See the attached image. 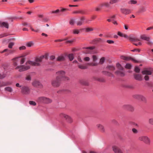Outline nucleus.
<instances>
[{
  "label": "nucleus",
  "mask_w": 153,
  "mask_h": 153,
  "mask_svg": "<svg viewBox=\"0 0 153 153\" xmlns=\"http://www.w3.org/2000/svg\"><path fill=\"white\" fill-rule=\"evenodd\" d=\"M12 60L13 61V65L15 69H19V72L26 71L30 68V66L22 65L25 61V58H22L20 56L17 57L13 58Z\"/></svg>",
  "instance_id": "1"
},
{
  "label": "nucleus",
  "mask_w": 153,
  "mask_h": 153,
  "mask_svg": "<svg viewBox=\"0 0 153 153\" xmlns=\"http://www.w3.org/2000/svg\"><path fill=\"white\" fill-rule=\"evenodd\" d=\"M65 73L64 71H60L56 72L58 76L56 77V79L52 81V85L54 87H57L60 85L61 80L65 81L69 80L68 77L65 76Z\"/></svg>",
  "instance_id": "2"
},
{
  "label": "nucleus",
  "mask_w": 153,
  "mask_h": 153,
  "mask_svg": "<svg viewBox=\"0 0 153 153\" xmlns=\"http://www.w3.org/2000/svg\"><path fill=\"white\" fill-rule=\"evenodd\" d=\"M44 57V56H42L39 58H36L35 59V62L32 61L31 60L27 61L25 63L26 65L25 66H28L27 65L28 64H29L30 65L33 66H39L40 65L39 62H41L42 61V59Z\"/></svg>",
  "instance_id": "3"
},
{
  "label": "nucleus",
  "mask_w": 153,
  "mask_h": 153,
  "mask_svg": "<svg viewBox=\"0 0 153 153\" xmlns=\"http://www.w3.org/2000/svg\"><path fill=\"white\" fill-rule=\"evenodd\" d=\"M39 103H48L51 102L52 100L50 99L45 97H38L36 100Z\"/></svg>",
  "instance_id": "4"
},
{
  "label": "nucleus",
  "mask_w": 153,
  "mask_h": 153,
  "mask_svg": "<svg viewBox=\"0 0 153 153\" xmlns=\"http://www.w3.org/2000/svg\"><path fill=\"white\" fill-rule=\"evenodd\" d=\"M117 67L118 69L120 70L115 72V73L117 75L121 76H125V74L124 71H121L123 70L124 68L119 63L117 64Z\"/></svg>",
  "instance_id": "5"
},
{
  "label": "nucleus",
  "mask_w": 153,
  "mask_h": 153,
  "mask_svg": "<svg viewBox=\"0 0 153 153\" xmlns=\"http://www.w3.org/2000/svg\"><path fill=\"white\" fill-rule=\"evenodd\" d=\"M140 140L143 141L147 144L149 145L150 143V140L149 138L146 136H142L139 138Z\"/></svg>",
  "instance_id": "6"
},
{
  "label": "nucleus",
  "mask_w": 153,
  "mask_h": 153,
  "mask_svg": "<svg viewBox=\"0 0 153 153\" xmlns=\"http://www.w3.org/2000/svg\"><path fill=\"white\" fill-rule=\"evenodd\" d=\"M60 117L62 118H65L69 123H71L72 121L71 118L70 117L63 113L60 114Z\"/></svg>",
  "instance_id": "7"
},
{
  "label": "nucleus",
  "mask_w": 153,
  "mask_h": 153,
  "mask_svg": "<svg viewBox=\"0 0 153 153\" xmlns=\"http://www.w3.org/2000/svg\"><path fill=\"white\" fill-rule=\"evenodd\" d=\"M110 4H110V2H106L102 3L96 8V10L97 11H99L102 7L103 6L106 7H109L110 6Z\"/></svg>",
  "instance_id": "8"
},
{
  "label": "nucleus",
  "mask_w": 153,
  "mask_h": 153,
  "mask_svg": "<svg viewBox=\"0 0 153 153\" xmlns=\"http://www.w3.org/2000/svg\"><path fill=\"white\" fill-rule=\"evenodd\" d=\"M120 11L123 14L125 15H128L131 13V11L130 9L124 8H121Z\"/></svg>",
  "instance_id": "9"
},
{
  "label": "nucleus",
  "mask_w": 153,
  "mask_h": 153,
  "mask_svg": "<svg viewBox=\"0 0 153 153\" xmlns=\"http://www.w3.org/2000/svg\"><path fill=\"white\" fill-rule=\"evenodd\" d=\"M22 92L24 94H28L30 92L29 88L26 87H24L22 88Z\"/></svg>",
  "instance_id": "10"
},
{
  "label": "nucleus",
  "mask_w": 153,
  "mask_h": 153,
  "mask_svg": "<svg viewBox=\"0 0 153 153\" xmlns=\"http://www.w3.org/2000/svg\"><path fill=\"white\" fill-rule=\"evenodd\" d=\"M112 148L113 150L115 153H123L122 151L117 146H113Z\"/></svg>",
  "instance_id": "11"
},
{
  "label": "nucleus",
  "mask_w": 153,
  "mask_h": 153,
  "mask_svg": "<svg viewBox=\"0 0 153 153\" xmlns=\"http://www.w3.org/2000/svg\"><path fill=\"white\" fill-rule=\"evenodd\" d=\"M121 59L126 60V61H128L130 60H131L132 61H133L135 62H137V61H136V60L134 59L131 58L130 57H127V56H122L121 57Z\"/></svg>",
  "instance_id": "12"
},
{
  "label": "nucleus",
  "mask_w": 153,
  "mask_h": 153,
  "mask_svg": "<svg viewBox=\"0 0 153 153\" xmlns=\"http://www.w3.org/2000/svg\"><path fill=\"white\" fill-rule=\"evenodd\" d=\"M128 39L130 41L133 42H137L140 40L139 38L135 36L129 37Z\"/></svg>",
  "instance_id": "13"
},
{
  "label": "nucleus",
  "mask_w": 153,
  "mask_h": 153,
  "mask_svg": "<svg viewBox=\"0 0 153 153\" xmlns=\"http://www.w3.org/2000/svg\"><path fill=\"white\" fill-rule=\"evenodd\" d=\"M32 85L34 87H39L41 86L40 83L38 81H35L32 83Z\"/></svg>",
  "instance_id": "14"
},
{
  "label": "nucleus",
  "mask_w": 153,
  "mask_h": 153,
  "mask_svg": "<svg viewBox=\"0 0 153 153\" xmlns=\"http://www.w3.org/2000/svg\"><path fill=\"white\" fill-rule=\"evenodd\" d=\"M134 78L135 79L141 81L142 80V77L141 75L138 74H134Z\"/></svg>",
  "instance_id": "15"
},
{
  "label": "nucleus",
  "mask_w": 153,
  "mask_h": 153,
  "mask_svg": "<svg viewBox=\"0 0 153 153\" xmlns=\"http://www.w3.org/2000/svg\"><path fill=\"white\" fill-rule=\"evenodd\" d=\"M124 108L130 111H132L134 109L133 107L130 105H125L124 106Z\"/></svg>",
  "instance_id": "16"
},
{
  "label": "nucleus",
  "mask_w": 153,
  "mask_h": 153,
  "mask_svg": "<svg viewBox=\"0 0 153 153\" xmlns=\"http://www.w3.org/2000/svg\"><path fill=\"white\" fill-rule=\"evenodd\" d=\"M142 73L143 75H150L152 74V72L151 71L147 70L142 71Z\"/></svg>",
  "instance_id": "17"
},
{
  "label": "nucleus",
  "mask_w": 153,
  "mask_h": 153,
  "mask_svg": "<svg viewBox=\"0 0 153 153\" xmlns=\"http://www.w3.org/2000/svg\"><path fill=\"white\" fill-rule=\"evenodd\" d=\"M1 25L2 27H5L6 28H9V24L7 22H3L1 23Z\"/></svg>",
  "instance_id": "18"
},
{
  "label": "nucleus",
  "mask_w": 153,
  "mask_h": 153,
  "mask_svg": "<svg viewBox=\"0 0 153 153\" xmlns=\"http://www.w3.org/2000/svg\"><path fill=\"white\" fill-rule=\"evenodd\" d=\"M85 18L83 17H82L80 19V20L78 21L77 23V25L78 26H80L81 25L82 23H83L84 20H85Z\"/></svg>",
  "instance_id": "19"
},
{
  "label": "nucleus",
  "mask_w": 153,
  "mask_h": 153,
  "mask_svg": "<svg viewBox=\"0 0 153 153\" xmlns=\"http://www.w3.org/2000/svg\"><path fill=\"white\" fill-rule=\"evenodd\" d=\"M140 38L142 39L146 40L148 42H149L150 41V38L146 37L145 35H141L140 36Z\"/></svg>",
  "instance_id": "20"
},
{
  "label": "nucleus",
  "mask_w": 153,
  "mask_h": 153,
  "mask_svg": "<svg viewBox=\"0 0 153 153\" xmlns=\"http://www.w3.org/2000/svg\"><path fill=\"white\" fill-rule=\"evenodd\" d=\"M102 73L105 75L111 77L113 76V75L111 73L107 72L106 71H102Z\"/></svg>",
  "instance_id": "21"
},
{
  "label": "nucleus",
  "mask_w": 153,
  "mask_h": 153,
  "mask_svg": "<svg viewBox=\"0 0 153 153\" xmlns=\"http://www.w3.org/2000/svg\"><path fill=\"white\" fill-rule=\"evenodd\" d=\"M97 126L99 129L102 132H104L105 131V129L104 127L101 124H98L97 125Z\"/></svg>",
  "instance_id": "22"
},
{
  "label": "nucleus",
  "mask_w": 153,
  "mask_h": 153,
  "mask_svg": "<svg viewBox=\"0 0 153 153\" xmlns=\"http://www.w3.org/2000/svg\"><path fill=\"white\" fill-rule=\"evenodd\" d=\"M73 13L85 14V13L82 10H79L78 11H74L73 12Z\"/></svg>",
  "instance_id": "23"
},
{
  "label": "nucleus",
  "mask_w": 153,
  "mask_h": 153,
  "mask_svg": "<svg viewBox=\"0 0 153 153\" xmlns=\"http://www.w3.org/2000/svg\"><path fill=\"white\" fill-rule=\"evenodd\" d=\"M65 60V57L63 56H59L57 58V60L58 61H62Z\"/></svg>",
  "instance_id": "24"
},
{
  "label": "nucleus",
  "mask_w": 153,
  "mask_h": 153,
  "mask_svg": "<svg viewBox=\"0 0 153 153\" xmlns=\"http://www.w3.org/2000/svg\"><path fill=\"white\" fill-rule=\"evenodd\" d=\"M121 0H110V4H113L116 3H117L121 1Z\"/></svg>",
  "instance_id": "25"
},
{
  "label": "nucleus",
  "mask_w": 153,
  "mask_h": 153,
  "mask_svg": "<svg viewBox=\"0 0 153 153\" xmlns=\"http://www.w3.org/2000/svg\"><path fill=\"white\" fill-rule=\"evenodd\" d=\"M107 68L110 70H114L115 69V67L112 65H110L107 67Z\"/></svg>",
  "instance_id": "26"
},
{
  "label": "nucleus",
  "mask_w": 153,
  "mask_h": 153,
  "mask_svg": "<svg viewBox=\"0 0 153 153\" xmlns=\"http://www.w3.org/2000/svg\"><path fill=\"white\" fill-rule=\"evenodd\" d=\"M137 1L136 0H131L128 1V3L129 4H135L137 3Z\"/></svg>",
  "instance_id": "27"
},
{
  "label": "nucleus",
  "mask_w": 153,
  "mask_h": 153,
  "mask_svg": "<svg viewBox=\"0 0 153 153\" xmlns=\"http://www.w3.org/2000/svg\"><path fill=\"white\" fill-rule=\"evenodd\" d=\"M68 57L70 60L72 61L74 59V55L73 54H69L68 55Z\"/></svg>",
  "instance_id": "28"
},
{
  "label": "nucleus",
  "mask_w": 153,
  "mask_h": 153,
  "mask_svg": "<svg viewBox=\"0 0 153 153\" xmlns=\"http://www.w3.org/2000/svg\"><path fill=\"white\" fill-rule=\"evenodd\" d=\"M5 91H7L9 92H11L13 91L12 88L10 87H7L5 88Z\"/></svg>",
  "instance_id": "29"
},
{
  "label": "nucleus",
  "mask_w": 153,
  "mask_h": 153,
  "mask_svg": "<svg viewBox=\"0 0 153 153\" xmlns=\"http://www.w3.org/2000/svg\"><path fill=\"white\" fill-rule=\"evenodd\" d=\"M138 98L143 101H145L146 100V98L144 96L141 95H138Z\"/></svg>",
  "instance_id": "30"
},
{
  "label": "nucleus",
  "mask_w": 153,
  "mask_h": 153,
  "mask_svg": "<svg viewBox=\"0 0 153 153\" xmlns=\"http://www.w3.org/2000/svg\"><path fill=\"white\" fill-rule=\"evenodd\" d=\"M33 44V42H32L30 41L27 43L26 46L27 47H31Z\"/></svg>",
  "instance_id": "31"
},
{
  "label": "nucleus",
  "mask_w": 153,
  "mask_h": 153,
  "mask_svg": "<svg viewBox=\"0 0 153 153\" xmlns=\"http://www.w3.org/2000/svg\"><path fill=\"white\" fill-rule=\"evenodd\" d=\"M79 68L82 69H85L87 68V66L82 65H78Z\"/></svg>",
  "instance_id": "32"
},
{
  "label": "nucleus",
  "mask_w": 153,
  "mask_h": 153,
  "mask_svg": "<svg viewBox=\"0 0 153 153\" xmlns=\"http://www.w3.org/2000/svg\"><path fill=\"white\" fill-rule=\"evenodd\" d=\"M132 65L131 64L129 63H127L126 64L125 68H126L130 69L132 67Z\"/></svg>",
  "instance_id": "33"
},
{
  "label": "nucleus",
  "mask_w": 153,
  "mask_h": 153,
  "mask_svg": "<svg viewBox=\"0 0 153 153\" xmlns=\"http://www.w3.org/2000/svg\"><path fill=\"white\" fill-rule=\"evenodd\" d=\"M14 42H11L8 45V47L9 48H10V49L12 48H13V47L14 45Z\"/></svg>",
  "instance_id": "34"
},
{
  "label": "nucleus",
  "mask_w": 153,
  "mask_h": 153,
  "mask_svg": "<svg viewBox=\"0 0 153 153\" xmlns=\"http://www.w3.org/2000/svg\"><path fill=\"white\" fill-rule=\"evenodd\" d=\"M146 10V8L143 7H141L139 10V12H145Z\"/></svg>",
  "instance_id": "35"
},
{
  "label": "nucleus",
  "mask_w": 153,
  "mask_h": 153,
  "mask_svg": "<svg viewBox=\"0 0 153 153\" xmlns=\"http://www.w3.org/2000/svg\"><path fill=\"white\" fill-rule=\"evenodd\" d=\"M140 69L138 66H136L134 68V71L136 73H138L140 72Z\"/></svg>",
  "instance_id": "36"
},
{
  "label": "nucleus",
  "mask_w": 153,
  "mask_h": 153,
  "mask_svg": "<svg viewBox=\"0 0 153 153\" xmlns=\"http://www.w3.org/2000/svg\"><path fill=\"white\" fill-rule=\"evenodd\" d=\"M76 19H71L69 22L70 24L71 25H73Z\"/></svg>",
  "instance_id": "37"
},
{
  "label": "nucleus",
  "mask_w": 153,
  "mask_h": 153,
  "mask_svg": "<svg viewBox=\"0 0 153 153\" xmlns=\"http://www.w3.org/2000/svg\"><path fill=\"white\" fill-rule=\"evenodd\" d=\"M29 103L30 105H33V106H35L36 105V102L33 101H30L29 102Z\"/></svg>",
  "instance_id": "38"
},
{
  "label": "nucleus",
  "mask_w": 153,
  "mask_h": 153,
  "mask_svg": "<svg viewBox=\"0 0 153 153\" xmlns=\"http://www.w3.org/2000/svg\"><path fill=\"white\" fill-rule=\"evenodd\" d=\"M79 32V30H78L74 29L73 30V33L74 34H78Z\"/></svg>",
  "instance_id": "39"
},
{
  "label": "nucleus",
  "mask_w": 153,
  "mask_h": 153,
  "mask_svg": "<svg viewBox=\"0 0 153 153\" xmlns=\"http://www.w3.org/2000/svg\"><path fill=\"white\" fill-rule=\"evenodd\" d=\"M105 58L104 57H102L101 58L100 60V63L101 64H102L103 63V62H105Z\"/></svg>",
  "instance_id": "40"
},
{
  "label": "nucleus",
  "mask_w": 153,
  "mask_h": 153,
  "mask_svg": "<svg viewBox=\"0 0 153 153\" xmlns=\"http://www.w3.org/2000/svg\"><path fill=\"white\" fill-rule=\"evenodd\" d=\"M85 31L87 32H88L90 31H91L93 30V29L92 28H85Z\"/></svg>",
  "instance_id": "41"
},
{
  "label": "nucleus",
  "mask_w": 153,
  "mask_h": 153,
  "mask_svg": "<svg viewBox=\"0 0 153 153\" xmlns=\"http://www.w3.org/2000/svg\"><path fill=\"white\" fill-rule=\"evenodd\" d=\"M60 12V10L59 9H57L55 10H53L52 11L51 13H57Z\"/></svg>",
  "instance_id": "42"
},
{
  "label": "nucleus",
  "mask_w": 153,
  "mask_h": 153,
  "mask_svg": "<svg viewBox=\"0 0 153 153\" xmlns=\"http://www.w3.org/2000/svg\"><path fill=\"white\" fill-rule=\"evenodd\" d=\"M60 10V12H64L67 10H70L68 8H62Z\"/></svg>",
  "instance_id": "43"
},
{
  "label": "nucleus",
  "mask_w": 153,
  "mask_h": 153,
  "mask_svg": "<svg viewBox=\"0 0 153 153\" xmlns=\"http://www.w3.org/2000/svg\"><path fill=\"white\" fill-rule=\"evenodd\" d=\"M106 42L109 44H113L114 42L113 41L110 40H107Z\"/></svg>",
  "instance_id": "44"
},
{
  "label": "nucleus",
  "mask_w": 153,
  "mask_h": 153,
  "mask_svg": "<svg viewBox=\"0 0 153 153\" xmlns=\"http://www.w3.org/2000/svg\"><path fill=\"white\" fill-rule=\"evenodd\" d=\"M149 123L152 125H153V118H151L149 120Z\"/></svg>",
  "instance_id": "45"
},
{
  "label": "nucleus",
  "mask_w": 153,
  "mask_h": 153,
  "mask_svg": "<svg viewBox=\"0 0 153 153\" xmlns=\"http://www.w3.org/2000/svg\"><path fill=\"white\" fill-rule=\"evenodd\" d=\"M133 44L136 46H138L139 45H142V43L140 42H139L138 43H133Z\"/></svg>",
  "instance_id": "46"
},
{
  "label": "nucleus",
  "mask_w": 153,
  "mask_h": 153,
  "mask_svg": "<svg viewBox=\"0 0 153 153\" xmlns=\"http://www.w3.org/2000/svg\"><path fill=\"white\" fill-rule=\"evenodd\" d=\"M31 29L32 31L35 32H39V30L38 29L35 30V29H33V28L31 27Z\"/></svg>",
  "instance_id": "47"
},
{
  "label": "nucleus",
  "mask_w": 153,
  "mask_h": 153,
  "mask_svg": "<svg viewBox=\"0 0 153 153\" xmlns=\"http://www.w3.org/2000/svg\"><path fill=\"white\" fill-rule=\"evenodd\" d=\"M85 48L86 49H90L91 50H92L95 48L94 47L92 46V47H88L86 48Z\"/></svg>",
  "instance_id": "48"
},
{
  "label": "nucleus",
  "mask_w": 153,
  "mask_h": 153,
  "mask_svg": "<svg viewBox=\"0 0 153 153\" xmlns=\"http://www.w3.org/2000/svg\"><path fill=\"white\" fill-rule=\"evenodd\" d=\"M117 34L118 35L121 37H123V36H124V34L123 33L119 31L118 32Z\"/></svg>",
  "instance_id": "49"
},
{
  "label": "nucleus",
  "mask_w": 153,
  "mask_h": 153,
  "mask_svg": "<svg viewBox=\"0 0 153 153\" xmlns=\"http://www.w3.org/2000/svg\"><path fill=\"white\" fill-rule=\"evenodd\" d=\"M8 35L6 33L1 34L0 35V38H2L7 36Z\"/></svg>",
  "instance_id": "50"
},
{
  "label": "nucleus",
  "mask_w": 153,
  "mask_h": 153,
  "mask_svg": "<svg viewBox=\"0 0 153 153\" xmlns=\"http://www.w3.org/2000/svg\"><path fill=\"white\" fill-rule=\"evenodd\" d=\"M8 52H9V53L7 54V55H8L9 54H10L13 53L15 52V50H9V51H8Z\"/></svg>",
  "instance_id": "51"
},
{
  "label": "nucleus",
  "mask_w": 153,
  "mask_h": 153,
  "mask_svg": "<svg viewBox=\"0 0 153 153\" xmlns=\"http://www.w3.org/2000/svg\"><path fill=\"white\" fill-rule=\"evenodd\" d=\"M92 58L93 59V60L94 62L96 61L97 60V58L96 56H95L93 55L92 56Z\"/></svg>",
  "instance_id": "52"
},
{
  "label": "nucleus",
  "mask_w": 153,
  "mask_h": 153,
  "mask_svg": "<svg viewBox=\"0 0 153 153\" xmlns=\"http://www.w3.org/2000/svg\"><path fill=\"white\" fill-rule=\"evenodd\" d=\"M26 47L25 46H22L21 47H20L19 48V49L20 50H25L26 49Z\"/></svg>",
  "instance_id": "53"
},
{
  "label": "nucleus",
  "mask_w": 153,
  "mask_h": 153,
  "mask_svg": "<svg viewBox=\"0 0 153 153\" xmlns=\"http://www.w3.org/2000/svg\"><path fill=\"white\" fill-rule=\"evenodd\" d=\"M131 51L133 52H139L140 51V50L139 49H134L131 50Z\"/></svg>",
  "instance_id": "54"
},
{
  "label": "nucleus",
  "mask_w": 153,
  "mask_h": 153,
  "mask_svg": "<svg viewBox=\"0 0 153 153\" xmlns=\"http://www.w3.org/2000/svg\"><path fill=\"white\" fill-rule=\"evenodd\" d=\"M149 77L147 75H146L144 77V79L146 80H149Z\"/></svg>",
  "instance_id": "55"
},
{
  "label": "nucleus",
  "mask_w": 153,
  "mask_h": 153,
  "mask_svg": "<svg viewBox=\"0 0 153 153\" xmlns=\"http://www.w3.org/2000/svg\"><path fill=\"white\" fill-rule=\"evenodd\" d=\"M65 40H66V39L56 40L55 41V42H62V41H63Z\"/></svg>",
  "instance_id": "56"
},
{
  "label": "nucleus",
  "mask_w": 153,
  "mask_h": 153,
  "mask_svg": "<svg viewBox=\"0 0 153 153\" xmlns=\"http://www.w3.org/2000/svg\"><path fill=\"white\" fill-rule=\"evenodd\" d=\"M90 59V58L88 57H86L84 58V60L86 61H89Z\"/></svg>",
  "instance_id": "57"
},
{
  "label": "nucleus",
  "mask_w": 153,
  "mask_h": 153,
  "mask_svg": "<svg viewBox=\"0 0 153 153\" xmlns=\"http://www.w3.org/2000/svg\"><path fill=\"white\" fill-rule=\"evenodd\" d=\"M132 131L134 133H136L137 132V130L135 128H133L132 129Z\"/></svg>",
  "instance_id": "58"
},
{
  "label": "nucleus",
  "mask_w": 153,
  "mask_h": 153,
  "mask_svg": "<svg viewBox=\"0 0 153 153\" xmlns=\"http://www.w3.org/2000/svg\"><path fill=\"white\" fill-rule=\"evenodd\" d=\"M50 58L51 60H53L55 59V56L53 55L51 56H50Z\"/></svg>",
  "instance_id": "59"
},
{
  "label": "nucleus",
  "mask_w": 153,
  "mask_h": 153,
  "mask_svg": "<svg viewBox=\"0 0 153 153\" xmlns=\"http://www.w3.org/2000/svg\"><path fill=\"white\" fill-rule=\"evenodd\" d=\"M26 79L27 80H30L31 79V77L30 76H28L26 78Z\"/></svg>",
  "instance_id": "60"
},
{
  "label": "nucleus",
  "mask_w": 153,
  "mask_h": 153,
  "mask_svg": "<svg viewBox=\"0 0 153 153\" xmlns=\"http://www.w3.org/2000/svg\"><path fill=\"white\" fill-rule=\"evenodd\" d=\"M88 64L92 66H95L97 65V64L95 63H88Z\"/></svg>",
  "instance_id": "61"
},
{
  "label": "nucleus",
  "mask_w": 153,
  "mask_h": 153,
  "mask_svg": "<svg viewBox=\"0 0 153 153\" xmlns=\"http://www.w3.org/2000/svg\"><path fill=\"white\" fill-rule=\"evenodd\" d=\"M152 29H153V27H148L146 29V30H151Z\"/></svg>",
  "instance_id": "62"
},
{
  "label": "nucleus",
  "mask_w": 153,
  "mask_h": 153,
  "mask_svg": "<svg viewBox=\"0 0 153 153\" xmlns=\"http://www.w3.org/2000/svg\"><path fill=\"white\" fill-rule=\"evenodd\" d=\"M78 5H69V7H77Z\"/></svg>",
  "instance_id": "63"
},
{
  "label": "nucleus",
  "mask_w": 153,
  "mask_h": 153,
  "mask_svg": "<svg viewBox=\"0 0 153 153\" xmlns=\"http://www.w3.org/2000/svg\"><path fill=\"white\" fill-rule=\"evenodd\" d=\"M123 37H124L126 38H128L129 37H128V36L126 34H124V36H123Z\"/></svg>",
  "instance_id": "64"
}]
</instances>
